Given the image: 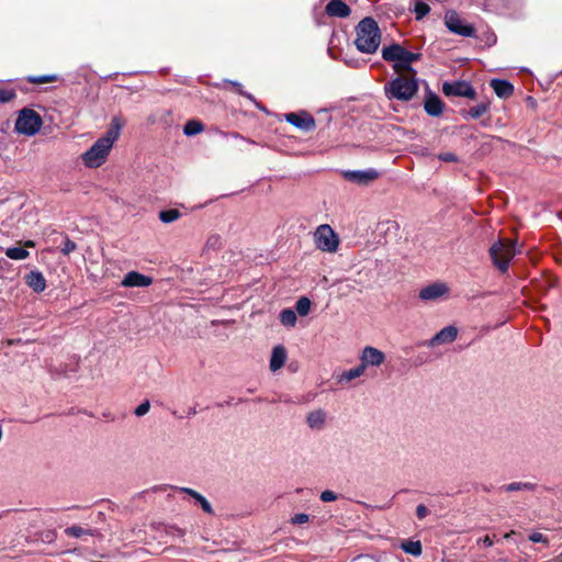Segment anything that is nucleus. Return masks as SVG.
<instances>
[{
  "mask_svg": "<svg viewBox=\"0 0 562 562\" xmlns=\"http://www.w3.org/2000/svg\"><path fill=\"white\" fill-rule=\"evenodd\" d=\"M122 123L119 117L111 121L110 127L103 136L99 137L85 153L81 154V161L89 169H97L103 166L121 134Z\"/></svg>",
  "mask_w": 562,
  "mask_h": 562,
  "instance_id": "obj_1",
  "label": "nucleus"
},
{
  "mask_svg": "<svg viewBox=\"0 0 562 562\" xmlns=\"http://www.w3.org/2000/svg\"><path fill=\"white\" fill-rule=\"evenodd\" d=\"M381 43V31L372 18L362 19L356 26L355 45L363 54H373Z\"/></svg>",
  "mask_w": 562,
  "mask_h": 562,
  "instance_id": "obj_2",
  "label": "nucleus"
},
{
  "mask_svg": "<svg viewBox=\"0 0 562 562\" xmlns=\"http://www.w3.org/2000/svg\"><path fill=\"white\" fill-rule=\"evenodd\" d=\"M382 57L384 60L393 63L395 72L416 75V70L412 67V64L419 60L420 54L412 53L400 44H392L383 47Z\"/></svg>",
  "mask_w": 562,
  "mask_h": 562,
  "instance_id": "obj_3",
  "label": "nucleus"
},
{
  "mask_svg": "<svg viewBox=\"0 0 562 562\" xmlns=\"http://www.w3.org/2000/svg\"><path fill=\"white\" fill-rule=\"evenodd\" d=\"M409 76L400 75L389 81L385 87V94L389 99L400 101H409L418 91V82L416 75L408 74Z\"/></svg>",
  "mask_w": 562,
  "mask_h": 562,
  "instance_id": "obj_4",
  "label": "nucleus"
},
{
  "mask_svg": "<svg viewBox=\"0 0 562 562\" xmlns=\"http://www.w3.org/2000/svg\"><path fill=\"white\" fill-rule=\"evenodd\" d=\"M520 250L514 240H498L490 248V255L493 263L502 271L506 272L510 260Z\"/></svg>",
  "mask_w": 562,
  "mask_h": 562,
  "instance_id": "obj_5",
  "label": "nucleus"
},
{
  "mask_svg": "<svg viewBox=\"0 0 562 562\" xmlns=\"http://www.w3.org/2000/svg\"><path fill=\"white\" fill-rule=\"evenodd\" d=\"M42 124V117L36 111L24 108L18 113L14 130L18 134L33 136L40 132Z\"/></svg>",
  "mask_w": 562,
  "mask_h": 562,
  "instance_id": "obj_6",
  "label": "nucleus"
},
{
  "mask_svg": "<svg viewBox=\"0 0 562 562\" xmlns=\"http://www.w3.org/2000/svg\"><path fill=\"white\" fill-rule=\"evenodd\" d=\"M314 243L317 249L325 252H336L339 237L328 224L319 225L314 233Z\"/></svg>",
  "mask_w": 562,
  "mask_h": 562,
  "instance_id": "obj_7",
  "label": "nucleus"
},
{
  "mask_svg": "<svg viewBox=\"0 0 562 562\" xmlns=\"http://www.w3.org/2000/svg\"><path fill=\"white\" fill-rule=\"evenodd\" d=\"M445 24L451 33L464 37H472L475 34L474 27L470 24H467L454 11H449L446 13Z\"/></svg>",
  "mask_w": 562,
  "mask_h": 562,
  "instance_id": "obj_8",
  "label": "nucleus"
},
{
  "mask_svg": "<svg viewBox=\"0 0 562 562\" xmlns=\"http://www.w3.org/2000/svg\"><path fill=\"white\" fill-rule=\"evenodd\" d=\"M449 291L446 282L437 281L422 288L418 297L424 302H437L448 296Z\"/></svg>",
  "mask_w": 562,
  "mask_h": 562,
  "instance_id": "obj_9",
  "label": "nucleus"
},
{
  "mask_svg": "<svg viewBox=\"0 0 562 562\" xmlns=\"http://www.w3.org/2000/svg\"><path fill=\"white\" fill-rule=\"evenodd\" d=\"M442 92L447 97H464L468 99H475L476 92L468 81H452L442 85Z\"/></svg>",
  "mask_w": 562,
  "mask_h": 562,
  "instance_id": "obj_10",
  "label": "nucleus"
},
{
  "mask_svg": "<svg viewBox=\"0 0 562 562\" xmlns=\"http://www.w3.org/2000/svg\"><path fill=\"white\" fill-rule=\"evenodd\" d=\"M342 177L358 186H368L380 177V172L374 168L364 170H342Z\"/></svg>",
  "mask_w": 562,
  "mask_h": 562,
  "instance_id": "obj_11",
  "label": "nucleus"
},
{
  "mask_svg": "<svg viewBox=\"0 0 562 562\" xmlns=\"http://www.w3.org/2000/svg\"><path fill=\"white\" fill-rule=\"evenodd\" d=\"M385 358L386 357L383 351L372 346H366L359 355L360 363L366 370L370 367H380L384 363Z\"/></svg>",
  "mask_w": 562,
  "mask_h": 562,
  "instance_id": "obj_12",
  "label": "nucleus"
},
{
  "mask_svg": "<svg viewBox=\"0 0 562 562\" xmlns=\"http://www.w3.org/2000/svg\"><path fill=\"white\" fill-rule=\"evenodd\" d=\"M284 120L304 132H310L316 126L314 117L306 111L286 113Z\"/></svg>",
  "mask_w": 562,
  "mask_h": 562,
  "instance_id": "obj_13",
  "label": "nucleus"
},
{
  "mask_svg": "<svg viewBox=\"0 0 562 562\" xmlns=\"http://www.w3.org/2000/svg\"><path fill=\"white\" fill-rule=\"evenodd\" d=\"M458 337V328L456 326H446L439 330L428 342V347H436L440 345L451 344Z\"/></svg>",
  "mask_w": 562,
  "mask_h": 562,
  "instance_id": "obj_14",
  "label": "nucleus"
},
{
  "mask_svg": "<svg viewBox=\"0 0 562 562\" xmlns=\"http://www.w3.org/2000/svg\"><path fill=\"white\" fill-rule=\"evenodd\" d=\"M325 12L329 16L347 18L350 15V8L341 0H330L325 8Z\"/></svg>",
  "mask_w": 562,
  "mask_h": 562,
  "instance_id": "obj_15",
  "label": "nucleus"
},
{
  "mask_svg": "<svg viewBox=\"0 0 562 562\" xmlns=\"http://www.w3.org/2000/svg\"><path fill=\"white\" fill-rule=\"evenodd\" d=\"M286 360V350L282 345H278L273 347L270 358V370L272 372L278 371L281 369Z\"/></svg>",
  "mask_w": 562,
  "mask_h": 562,
  "instance_id": "obj_16",
  "label": "nucleus"
},
{
  "mask_svg": "<svg viewBox=\"0 0 562 562\" xmlns=\"http://www.w3.org/2000/svg\"><path fill=\"white\" fill-rule=\"evenodd\" d=\"M25 282L36 293H41L46 289V280L40 271H31L26 274Z\"/></svg>",
  "mask_w": 562,
  "mask_h": 562,
  "instance_id": "obj_17",
  "label": "nucleus"
},
{
  "mask_svg": "<svg viewBox=\"0 0 562 562\" xmlns=\"http://www.w3.org/2000/svg\"><path fill=\"white\" fill-rule=\"evenodd\" d=\"M490 86L499 98H508L514 92V86L507 80L492 79Z\"/></svg>",
  "mask_w": 562,
  "mask_h": 562,
  "instance_id": "obj_18",
  "label": "nucleus"
},
{
  "mask_svg": "<svg viewBox=\"0 0 562 562\" xmlns=\"http://www.w3.org/2000/svg\"><path fill=\"white\" fill-rule=\"evenodd\" d=\"M177 490L181 493H186L189 496H191L195 501V503L199 504L201 506V508L203 509V512H205L206 514H210V515L214 514L213 507L210 504V502L199 492H196L192 488H189V487H177Z\"/></svg>",
  "mask_w": 562,
  "mask_h": 562,
  "instance_id": "obj_19",
  "label": "nucleus"
},
{
  "mask_svg": "<svg viewBox=\"0 0 562 562\" xmlns=\"http://www.w3.org/2000/svg\"><path fill=\"white\" fill-rule=\"evenodd\" d=\"M425 111L431 116H439L443 111V103L436 94H430L426 98L424 104Z\"/></svg>",
  "mask_w": 562,
  "mask_h": 562,
  "instance_id": "obj_20",
  "label": "nucleus"
},
{
  "mask_svg": "<svg viewBox=\"0 0 562 562\" xmlns=\"http://www.w3.org/2000/svg\"><path fill=\"white\" fill-rule=\"evenodd\" d=\"M326 422V413L323 409L310 412L306 416V424L311 429L319 430Z\"/></svg>",
  "mask_w": 562,
  "mask_h": 562,
  "instance_id": "obj_21",
  "label": "nucleus"
},
{
  "mask_svg": "<svg viewBox=\"0 0 562 562\" xmlns=\"http://www.w3.org/2000/svg\"><path fill=\"white\" fill-rule=\"evenodd\" d=\"M364 372H366V369L363 368V366L361 363H359L357 367L344 371L339 375L338 382H340V383H342V382H350V381H352V380L363 375Z\"/></svg>",
  "mask_w": 562,
  "mask_h": 562,
  "instance_id": "obj_22",
  "label": "nucleus"
},
{
  "mask_svg": "<svg viewBox=\"0 0 562 562\" xmlns=\"http://www.w3.org/2000/svg\"><path fill=\"white\" fill-rule=\"evenodd\" d=\"M490 104L482 102L480 104H476L472 108H470L467 112H464L462 115L464 119H479L482 115H484L488 111Z\"/></svg>",
  "mask_w": 562,
  "mask_h": 562,
  "instance_id": "obj_23",
  "label": "nucleus"
},
{
  "mask_svg": "<svg viewBox=\"0 0 562 562\" xmlns=\"http://www.w3.org/2000/svg\"><path fill=\"white\" fill-rule=\"evenodd\" d=\"M204 131V124L199 120H189L183 126L186 136H195Z\"/></svg>",
  "mask_w": 562,
  "mask_h": 562,
  "instance_id": "obj_24",
  "label": "nucleus"
},
{
  "mask_svg": "<svg viewBox=\"0 0 562 562\" xmlns=\"http://www.w3.org/2000/svg\"><path fill=\"white\" fill-rule=\"evenodd\" d=\"M401 549L413 557H419L423 552L422 542L419 540H407L401 543Z\"/></svg>",
  "mask_w": 562,
  "mask_h": 562,
  "instance_id": "obj_25",
  "label": "nucleus"
},
{
  "mask_svg": "<svg viewBox=\"0 0 562 562\" xmlns=\"http://www.w3.org/2000/svg\"><path fill=\"white\" fill-rule=\"evenodd\" d=\"M281 324L285 327H294L297 321L295 311L291 308H284L279 314Z\"/></svg>",
  "mask_w": 562,
  "mask_h": 562,
  "instance_id": "obj_26",
  "label": "nucleus"
},
{
  "mask_svg": "<svg viewBox=\"0 0 562 562\" xmlns=\"http://www.w3.org/2000/svg\"><path fill=\"white\" fill-rule=\"evenodd\" d=\"M311 305H312V302L308 297L301 296L295 303L296 315H300L302 317L308 315V313L311 311Z\"/></svg>",
  "mask_w": 562,
  "mask_h": 562,
  "instance_id": "obj_27",
  "label": "nucleus"
},
{
  "mask_svg": "<svg viewBox=\"0 0 562 562\" xmlns=\"http://www.w3.org/2000/svg\"><path fill=\"white\" fill-rule=\"evenodd\" d=\"M65 533L68 537H72V538H81L83 536H92L93 535L92 530L82 528V527L77 526V525L67 527L65 529Z\"/></svg>",
  "mask_w": 562,
  "mask_h": 562,
  "instance_id": "obj_28",
  "label": "nucleus"
},
{
  "mask_svg": "<svg viewBox=\"0 0 562 562\" xmlns=\"http://www.w3.org/2000/svg\"><path fill=\"white\" fill-rule=\"evenodd\" d=\"M180 216L181 213L177 209H169L159 212V220L166 224L177 221Z\"/></svg>",
  "mask_w": 562,
  "mask_h": 562,
  "instance_id": "obj_29",
  "label": "nucleus"
},
{
  "mask_svg": "<svg viewBox=\"0 0 562 562\" xmlns=\"http://www.w3.org/2000/svg\"><path fill=\"white\" fill-rule=\"evenodd\" d=\"M5 255L8 258L13 260H23L29 257V251L21 247H10L5 249Z\"/></svg>",
  "mask_w": 562,
  "mask_h": 562,
  "instance_id": "obj_30",
  "label": "nucleus"
},
{
  "mask_svg": "<svg viewBox=\"0 0 562 562\" xmlns=\"http://www.w3.org/2000/svg\"><path fill=\"white\" fill-rule=\"evenodd\" d=\"M506 492H516V491H531L535 488V485L529 482H513L509 484H506L502 487Z\"/></svg>",
  "mask_w": 562,
  "mask_h": 562,
  "instance_id": "obj_31",
  "label": "nucleus"
},
{
  "mask_svg": "<svg viewBox=\"0 0 562 562\" xmlns=\"http://www.w3.org/2000/svg\"><path fill=\"white\" fill-rule=\"evenodd\" d=\"M123 286H139L140 285V273L132 271L125 276L122 281Z\"/></svg>",
  "mask_w": 562,
  "mask_h": 562,
  "instance_id": "obj_32",
  "label": "nucleus"
},
{
  "mask_svg": "<svg viewBox=\"0 0 562 562\" xmlns=\"http://www.w3.org/2000/svg\"><path fill=\"white\" fill-rule=\"evenodd\" d=\"M430 11V8L427 3L423 1H417L415 3L414 12L416 13V19L422 20L425 15H427Z\"/></svg>",
  "mask_w": 562,
  "mask_h": 562,
  "instance_id": "obj_33",
  "label": "nucleus"
},
{
  "mask_svg": "<svg viewBox=\"0 0 562 562\" xmlns=\"http://www.w3.org/2000/svg\"><path fill=\"white\" fill-rule=\"evenodd\" d=\"M57 80V76L55 75H46V76H32L27 78V81L31 83H46V82H54Z\"/></svg>",
  "mask_w": 562,
  "mask_h": 562,
  "instance_id": "obj_34",
  "label": "nucleus"
},
{
  "mask_svg": "<svg viewBox=\"0 0 562 562\" xmlns=\"http://www.w3.org/2000/svg\"><path fill=\"white\" fill-rule=\"evenodd\" d=\"M16 97L15 90L13 89H1L0 90V102L7 103Z\"/></svg>",
  "mask_w": 562,
  "mask_h": 562,
  "instance_id": "obj_35",
  "label": "nucleus"
},
{
  "mask_svg": "<svg viewBox=\"0 0 562 562\" xmlns=\"http://www.w3.org/2000/svg\"><path fill=\"white\" fill-rule=\"evenodd\" d=\"M229 83L237 88V91H238V93H239V94H241V95L246 97L247 99H249L250 101H252V102L256 104V106H257L258 109H261V108L259 106V104L257 103V101L255 100L254 95H252V94H250V93H248V92H245V91L243 90V87H241V85H240L239 82H236V81H229Z\"/></svg>",
  "mask_w": 562,
  "mask_h": 562,
  "instance_id": "obj_36",
  "label": "nucleus"
},
{
  "mask_svg": "<svg viewBox=\"0 0 562 562\" xmlns=\"http://www.w3.org/2000/svg\"><path fill=\"white\" fill-rule=\"evenodd\" d=\"M319 498L325 502V503H328V502H334L338 498L337 494L333 491H329V490H326L324 492L321 493V496Z\"/></svg>",
  "mask_w": 562,
  "mask_h": 562,
  "instance_id": "obj_37",
  "label": "nucleus"
},
{
  "mask_svg": "<svg viewBox=\"0 0 562 562\" xmlns=\"http://www.w3.org/2000/svg\"><path fill=\"white\" fill-rule=\"evenodd\" d=\"M76 247L77 246H76V244L72 240H70L69 238H66L65 241H64L61 251L65 255H69L70 252H72L76 249Z\"/></svg>",
  "mask_w": 562,
  "mask_h": 562,
  "instance_id": "obj_38",
  "label": "nucleus"
},
{
  "mask_svg": "<svg viewBox=\"0 0 562 562\" xmlns=\"http://www.w3.org/2000/svg\"><path fill=\"white\" fill-rule=\"evenodd\" d=\"M438 159L445 162H456L458 161L457 156L453 153H442L438 155Z\"/></svg>",
  "mask_w": 562,
  "mask_h": 562,
  "instance_id": "obj_39",
  "label": "nucleus"
},
{
  "mask_svg": "<svg viewBox=\"0 0 562 562\" xmlns=\"http://www.w3.org/2000/svg\"><path fill=\"white\" fill-rule=\"evenodd\" d=\"M308 521V515L306 514H296L291 518V522L294 525H302Z\"/></svg>",
  "mask_w": 562,
  "mask_h": 562,
  "instance_id": "obj_40",
  "label": "nucleus"
},
{
  "mask_svg": "<svg viewBox=\"0 0 562 562\" xmlns=\"http://www.w3.org/2000/svg\"><path fill=\"white\" fill-rule=\"evenodd\" d=\"M529 540L532 541V542H543V543H548V540L547 538L540 533V532H532L530 536H529Z\"/></svg>",
  "mask_w": 562,
  "mask_h": 562,
  "instance_id": "obj_41",
  "label": "nucleus"
},
{
  "mask_svg": "<svg viewBox=\"0 0 562 562\" xmlns=\"http://www.w3.org/2000/svg\"><path fill=\"white\" fill-rule=\"evenodd\" d=\"M416 515L419 519H424L428 515V508L425 505L419 504L416 507Z\"/></svg>",
  "mask_w": 562,
  "mask_h": 562,
  "instance_id": "obj_42",
  "label": "nucleus"
},
{
  "mask_svg": "<svg viewBox=\"0 0 562 562\" xmlns=\"http://www.w3.org/2000/svg\"><path fill=\"white\" fill-rule=\"evenodd\" d=\"M479 543H482L484 547H491L493 546V540L488 537V536H485L483 537L482 539H479L477 541Z\"/></svg>",
  "mask_w": 562,
  "mask_h": 562,
  "instance_id": "obj_43",
  "label": "nucleus"
},
{
  "mask_svg": "<svg viewBox=\"0 0 562 562\" xmlns=\"http://www.w3.org/2000/svg\"><path fill=\"white\" fill-rule=\"evenodd\" d=\"M153 282V279L150 277L143 274V288L150 285Z\"/></svg>",
  "mask_w": 562,
  "mask_h": 562,
  "instance_id": "obj_44",
  "label": "nucleus"
},
{
  "mask_svg": "<svg viewBox=\"0 0 562 562\" xmlns=\"http://www.w3.org/2000/svg\"><path fill=\"white\" fill-rule=\"evenodd\" d=\"M150 404L149 401H143V415H145L149 411Z\"/></svg>",
  "mask_w": 562,
  "mask_h": 562,
  "instance_id": "obj_45",
  "label": "nucleus"
},
{
  "mask_svg": "<svg viewBox=\"0 0 562 562\" xmlns=\"http://www.w3.org/2000/svg\"><path fill=\"white\" fill-rule=\"evenodd\" d=\"M220 241L218 237H212L209 239L207 244L211 246H216V244Z\"/></svg>",
  "mask_w": 562,
  "mask_h": 562,
  "instance_id": "obj_46",
  "label": "nucleus"
},
{
  "mask_svg": "<svg viewBox=\"0 0 562 562\" xmlns=\"http://www.w3.org/2000/svg\"><path fill=\"white\" fill-rule=\"evenodd\" d=\"M46 539L48 542L53 541L55 539V532L54 531H49L46 536Z\"/></svg>",
  "mask_w": 562,
  "mask_h": 562,
  "instance_id": "obj_47",
  "label": "nucleus"
},
{
  "mask_svg": "<svg viewBox=\"0 0 562 562\" xmlns=\"http://www.w3.org/2000/svg\"><path fill=\"white\" fill-rule=\"evenodd\" d=\"M134 413L136 416H140V413H143V409H140V405L135 407Z\"/></svg>",
  "mask_w": 562,
  "mask_h": 562,
  "instance_id": "obj_48",
  "label": "nucleus"
},
{
  "mask_svg": "<svg viewBox=\"0 0 562 562\" xmlns=\"http://www.w3.org/2000/svg\"><path fill=\"white\" fill-rule=\"evenodd\" d=\"M134 413L136 416H140V413H143V409H140V405L135 407Z\"/></svg>",
  "mask_w": 562,
  "mask_h": 562,
  "instance_id": "obj_49",
  "label": "nucleus"
},
{
  "mask_svg": "<svg viewBox=\"0 0 562 562\" xmlns=\"http://www.w3.org/2000/svg\"><path fill=\"white\" fill-rule=\"evenodd\" d=\"M25 246H26V247H34V246H35V244H34V241H32V240H27V241H25Z\"/></svg>",
  "mask_w": 562,
  "mask_h": 562,
  "instance_id": "obj_50",
  "label": "nucleus"
},
{
  "mask_svg": "<svg viewBox=\"0 0 562 562\" xmlns=\"http://www.w3.org/2000/svg\"><path fill=\"white\" fill-rule=\"evenodd\" d=\"M555 562H562V553L560 554V557L555 560Z\"/></svg>",
  "mask_w": 562,
  "mask_h": 562,
  "instance_id": "obj_51",
  "label": "nucleus"
}]
</instances>
